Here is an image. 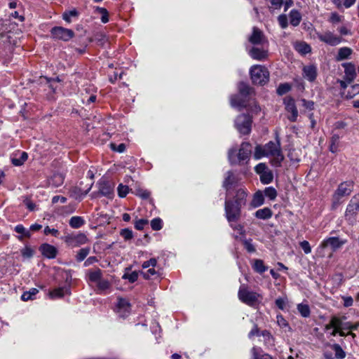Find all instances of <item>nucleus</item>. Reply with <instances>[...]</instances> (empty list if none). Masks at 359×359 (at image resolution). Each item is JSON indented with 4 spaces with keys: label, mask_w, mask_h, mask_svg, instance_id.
Wrapping results in <instances>:
<instances>
[{
    "label": "nucleus",
    "mask_w": 359,
    "mask_h": 359,
    "mask_svg": "<svg viewBox=\"0 0 359 359\" xmlns=\"http://www.w3.org/2000/svg\"><path fill=\"white\" fill-rule=\"evenodd\" d=\"M264 156H271V164L275 167H280L284 159V156L281 151L280 142L278 138H276V142L270 141L264 146L257 145L255 150L254 157L256 159H260Z\"/></svg>",
    "instance_id": "nucleus-1"
},
{
    "label": "nucleus",
    "mask_w": 359,
    "mask_h": 359,
    "mask_svg": "<svg viewBox=\"0 0 359 359\" xmlns=\"http://www.w3.org/2000/svg\"><path fill=\"white\" fill-rule=\"evenodd\" d=\"M347 243L346 239H340L339 237H329L324 239L316 250L318 256L324 257L326 255V250L330 248L332 252H335L340 249L344 244Z\"/></svg>",
    "instance_id": "nucleus-2"
},
{
    "label": "nucleus",
    "mask_w": 359,
    "mask_h": 359,
    "mask_svg": "<svg viewBox=\"0 0 359 359\" xmlns=\"http://www.w3.org/2000/svg\"><path fill=\"white\" fill-rule=\"evenodd\" d=\"M252 146L249 142H243L236 154V149H231L228 153V158L231 165L236 164L242 161L249 159L251 152Z\"/></svg>",
    "instance_id": "nucleus-3"
},
{
    "label": "nucleus",
    "mask_w": 359,
    "mask_h": 359,
    "mask_svg": "<svg viewBox=\"0 0 359 359\" xmlns=\"http://www.w3.org/2000/svg\"><path fill=\"white\" fill-rule=\"evenodd\" d=\"M238 299L244 304L253 306L255 304L259 303L262 296L255 292L250 291L247 287L242 285L238 292Z\"/></svg>",
    "instance_id": "nucleus-4"
},
{
    "label": "nucleus",
    "mask_w": 359,
    "mask_h": 359,
    "mask_svg": "<svg viewBox=\"0 0 359 359\" xmlns=\"http://www.w3.org/2000/svg\"><path fill=\"white\" fill-rule=\"evenodd\" d=\"M250 74L252 81L255 84L263 86L269 81V71L262 65H253L250 68Z\"/></svg>",
    "instance_id": "nucleus-5"
},
{
    "label": "nucleus",
    "mask_w": 359,
    "mask_h": 359,
    "mask_svg": "<svg viewBox=\"0 0 359 359\" xmlns=\"http://www.w3.org/2000/svg\"><path fill=\"white\" fill-rule=\"evenodd\" d=\"M252 117L249 114H243L235 120V126L240 133L248 135L251 131Z\"/></svg>",
    "instance_id": "nucleus-6"
},
{
    "label": "nucleus",
    "mask_w": 359,
    "mask_h": 359,
    "mask_svg": "<svg viewBox=\"0 0 359 359\" xmlns=\"http://www.w3.org/2000/svg\"><path fill=\"white\" fill-rule=\"evenodd\" d=\"M65 242L71 248L79 247L88 242L86 235L83 233L69 234L64 238Z\"/></svg>",
    "instance_id": "nucleus-7"
},
{
    "label": "nucleus",
    "mask_w": 359,
    "mask_h": 359,
    "mask_svg": "<svg viewBox=\"0 0 359 359\" xmlns=\"http://www.w3.org/2000/svg\"><path fill=\"white\" fill-rule=\"evenodd\" d=\"M53 38L59 40L67 41L73 38L74 33L72 29L64 28L62 27H54L50 30Z\"/></svg>",
    "instance_id": "nucleus-8"
},
{
    "label": "nucleus",
    "mask_w": 359,
    "mask_h": 359,
    "mask_svg": "<svg viewBox=\"0 0 359 359\" xmlns=\"http://www.w3.org/2000/svg\"><path fill=\"white\" fill-rule=\"evenodd\" d=\"M353 187L354 185L353 181H346L341 182L335 191L334 194V198L339 201L342 199L344 196L350 195L353 189Z\"/></svg>",
    "instance_id": "nucleus-9"
},
{
    "label": "nucleus",
    "mask_w": 359,
    "mask_h": 359,
    "mask_svg": "<svg viewBox=\"0 0 359 359\" xmlns=\"http://www.w3.org/2000/svg\"><path fill=\"white\" fill-rule=\"evenodd\" d=\"M99 194L111 200L114 196V186L111 182L100 180L97 182Z\"/></svg>",
    "instance_id": "nucleus-10"
},
{
    "label": "nucleus",
    "mask_w": 359,
    "mask_h": 359,
    "mask_svg": "<svg viewBox=\"0 0 359 359\" xmlns=\"http://www.w3.org/2000/svg\"><path fill=\"white\" fill-rule=\"evenodd\" d=\"M285 110L291 115L287 118L291 122H295L298 117V110L297 109L294 100L290 96H286L283 99Z\"/></svg>",
    "instance_id": "nucleus-11"
},
{
    "label": "nucleus",
    "mask_w": 359,
    "mask_h": 359,
    "mask_svg": "<svg viewBox=\"0 0 359 359\" xmlns=\"http://www.w3.org/2000/svg\"><path fill=\"white\" fill-rule=\"evenodd\" d=\"M248 41L254 46H264L265 44H268V41L266 39L263 32L256 27L252 28V32L248 37Z\"/></svg>",
    "instance_id": "nucleus-12"
},
{
    "label": "nucleus",
    "mask_w": 359,
    "mask_h": 359,
    "mask_svg": "<svg viewBox=\"0 0 359 359\" xmlns=\"http://www.w3.org/2000/svg\"><path fill=\"white\" fill-rule=\"evenodd\" d=\"M318 39L330 46H335L342 41L341 36L334 34L332 32L327 31L323 34H318Z\"/></svg>",
    "instance_id": "nucleus-13"
},
{
    "label": "nucleus",
    "mask_w": 359,
    "mask_h": 359,
    "mask_svg": "<svg viewBox=\"0 0 359 359\" xmlns=\"http://www.w3.org/2000/svg\"><path fill=\"white\" fill-rule=\"evenodd\" d=\"M130 304L129 301L123 297L117 298L116 311L121 318H126L130 312Z\"/></svg>",
    "instance_id": "nucleus-14"
},
{
    "label": "nucleus",
    "mask_w": 359,
    "mask_h": 359,
    "mask_svg": "<svg viewBox=\"0 0 359 359\" xmlns=\"http://www.w3.org/2000/svg\"><path fill=\"white\" fill-rule=\"evenodd\" d=\"M249 55L254 60L262 61L268 57L267 46H262V48L253 46L248 51Z\"/></svg>",
    "instance_id": "nucleus-15"
},
{
    "label": "nucleus",
    "mask_w": 359,
    "mask_h": 359,
    "mask_svg": "<svg viewBox=\"0 0 359 359\" xmlns=\"http://www.w3.org/2000/svg\"><path fill=\"white\" fill-rule=\"evenodd\" d=\"M226 215L229 222H233L238 219L240 215L239 203H226Z\"/></svg>",
    "instance_id": "nucleus-16"
},
{
    "label": "nucleus",
    "mask_w": 359,
    "mask_h": 359,
    "mask_svg": "<svg viewBox=\"0 0 359 359\" xmlns=\"http://www.w3.org/2000/svg\"><path fill=\"white\" fill-rule=\"evenodd\" d=\"M341 65L344 68L345 80L349 83H351L356 76L355 65L351 62H345Z\"/></svg>",
    "instance_id": "nucleus-17"
},
{
    "label": "nucleus",
    "mask_w": 359,
    "mask_h": 359,
    "mask_svg": "<svg viewBox=\"0 0 359 359\" xmlns=\"http://www.w3.org/2000/svg\"><path fill=\"white\" fill-rule=\"evenodd\" d=\"M28 158V154L25 151H17L14 152L11 156V161L13 165L20 166Z\"/></svg>",
    "instance_id": "nucleus-18"
},
{
    "label": "nucleus",
    "mask_w": 359,
    "mask_h": 359,
    "mask_svg": "<svg viewBox=\"0 0 359 359\" xmlns=\"http://www.w3.org/2000/svg\"><path fill=\"white\" fill-rule=\"evenodd\" d=\"M248 97H242L240 94L234 95L231 97V105L233 107L238 108L241 109L247 107V102Z\"/></svg>",
    "instance_id": "nucleus-19"
},
{
    "label": "nucleus",
    "mask_w": 359,
    "mask_h": 359,
    "mask_svg": "<svg viewBox=\"0 0 359 359\" xmlns=\"http://www.w3.org/2000/svg\"><path fill=\"white\" fill-rule=\"evenodd\" d=\"M40 251L44 257L48 259L55 258L57 252L55 247L48 243L42 244L40 247Z\"/></svg>",
    "instance_id": "nucleus-20"
},
{
    "label": "nucleus",
    "mask_w": 359,
    "mask_h": 359,
    "mask_svg": "<svg viewBox=\"0 0 359 359\" xmlns=\"http://www.w3.org/2000/svg\"><path fill=\"white\" fill-rule=\"evenodd\" d=\"M303 76L311 82L314 81L317 77V67L313 65L304 66Z\"/></svg>",
    "instance_id": "nucleus-21"
},
{
    "label": "nucleus",
    "mask_w": 359,
    "mask_h": 359,
    "mask_svg": "<svg viewBox=\"0 0 359 359\" xmlns=\"http://www.w3.org/2000/svg\"><path fill=\"white\" fill-rule=\"evenodd\" d=\"M237 182V180L231 170H229L225 174V177L223 181V187L228 191L231 186Z\"/></svg>",
    "instance_id": "nucleus-22"
},
{
    "label": "nucleus",
    "mask_w": 359,
    "mask_h": 359,
    "mask_svg": "<svg viewBox=\"0 0 359 359\" xmlns=\"http://www.w3.org/2000/svg\"><path fill=\"white\" fill-rule=\"evenodd\" d=\"M69 293V288L68 287H62L50 292L49 295L52 299L62 298L65 294Z\"/></svg>",
    "instance_id": "nucleus-23"
},
{
    "label": "nucleus",
    "mask_w": 359,
    "mask_h": 359,
    "mask_svg": "<svg viewBox=\"0 0 359 359\" xmlns=\"http://www.w3.org/2000/svg\"><path fill=\"white\" fill-rule=\"evenodd\" d=\"M252 266L254 271L259 273H263L268 269V267L264 265L263 260L259 259H253L252 261Z\"/></svg>",
    "instance_id": "nucleus-24"
},
{
    "label": "nucleus",
    "mask_w": 359,
    "mask_h": 359,
    "mask_svg": "<svg viewBox=\"0 0 359 359\" xmlns=\"http://www.w3.org/2000/svg\"><path fill=\"white\" fill-rule=\"evenodd\" d=\"M353 50L351 48L348 47H343L339 49L338 53L336 56V60L337 61H341L346 59H348L350 55L352 54Z\"/></svg>",
    "instance_id": "nucleus-25"
},
{
    "label": "nucleus",
    "mask_w": 359,
    "mask_h": 359,
    "mask_svg": "<svg viewBox=\"0 0 359 359\" xmlns=\"http://www.w3.org/2000/svg\"><path fill=\"white\" fill-rule=\"evenodd\" d=\"M290 22L292 26H297L299 25L302 20L301 13L295 9L292 10L289 14Z\"/></svg>",
    "instance_id": "nucleus-26"
},
{
    "label": "nucleus",
    "mask_w": 359,
    "mask_h": 359,
    "mask_svg": "<svg viewBox=\"0 0 359 359\" xmlns=\"http://www.w3.org/2000/svg\"><path fill=\"white\" fill-rule=\"evenodd\" d=\"M15 231L20 233V236H18V239L22 241L24 238H30L31 233L29 229H26L22 224H18L15 226Z\"/></svg>",
    "instance_id": "nucleus-27"
},
{
    "label": "nucleus",
    "mask_w": 359,
    "mask_h": 359,
    "mask_svg": "<svg viewBox=\"0 0 359 359\" xmlns=\"http://www.w3.org/2000/svg\"><path fill=\"white\" fill-rule=\"evenodd\" d=\"M39 292V290L36 288H31L28 291H25L21 296V299L24 302L29 300H33L35 299L36 294Z\"/></svg>",
    "instance_id": "nucleus-28"
},
{
    "label": "nucleus",
    "mask_w": 359,
    "mask_h": 359,
    "mask_svg": "<svg viewBox=\"0 0 359 359\" xmlns=\"http://www.w3.org/2000/svg\"><path fill=\"white\" fill-rule=\"evenodd\" d=\"M252 89L245 82H240L238 84V91L242 97H248L250 95Z\"/></svg>",
    "instance_id": "nucleus-29"
},
{
    "label": "nucleus",
    "mask_w": 359,
    "mask_h": 359,
    "mask_svg": "<svg viewBox=\"0 0 359 359\" xmlns=\"http://www.w3.org/2000/svg\"><path fill=\"white\" fill-rule=\"evenodd\" d=\"M260 181L264 184H268L273 181V175L271 170L268 169L265 172H264L262 175H259Z\"/></svg>",
    "instance_id": "nucleus-30"
},
{
    "label": "nucleus",
    "mask_w": 359,
    "mask_h": 359,
    "mask_svg": "<svg viewBox=\"0 0 359 359\" xmlns=\"http://www.w3.org/2000/svg\"><path fill=\"white\" fill-rule=\"evenodd\" d=\"M271 215H272L271 210L268 208L259 209V210H257L255 212V216L257 218L262 219H269L271 217Z\"/></svg>",
    "instance_id": "nucleus-31"
},
{
    "label": "nucleus",
    "mask_w": 359,
    "mask_h": 359,
    "mask_svg": "<svg viewBox=\"0 0 359 359\" xmlns=\"http://www.w3.org/2000/svg\"><path fill=\"white\" fill-rule=\"evenodd\" d=\"M296 50L301 54L306 55L311 51V46L305 42H299L295 46Z\"/></svg>",
    "instance_id": "nucleus-32"
},
{
    "label": "nucleus",
    "mask_w": 359,
    "mask_h": 359,
    "mask_svg": "<svg viewBox=\"0 0 359 359\" xmlns=\"http://www.w3.org/2000/svg\"><path fill=\"white\" fill-rule=\"evenodd\" d=\"M102 278V271L97 269L95 271H90L88 273L89 280L93 283H97Z\"/></svg>",
    "instance_id": "nucleus-33"
},
{
    "label": "nucleus",
    "mask_w": 359,
    "mask_h": 359,
    "mask_svg": "<svg viewBox=\"0 0 359 359\" xmlns=\"http://www.w3.org/2000/svg\"><path fill=\"white\" fill-rule=\"evenodd\" d=\"M247 196L248 194L246 190L243 188H239L236 190L234 202H242L243 201H246Z\"/></svg>",
    "instance_id": "nucleus-34"
},
{
    "label": "nucleus",
    "mask_w": 359,
    "mask_h": 359,
    "mask_svg": "<svg viewBox=\"0 0 359 359\" xmlns=\"http://www.w3.org/2000/svg\"><path fill=\"white\" fill-rule=\"evenodd\" d=\"M84 223L83 219L79 216L72 217L69 220V225L74 229L81 227Z\"/></svg>",
    "instance_id": "nucleus-35"
},
{
    "label": "nucleus",
    "mask_w": 359,
    "mask_h": 359,
    "mask_svg": "<svg viewBox=\"0 0 359 359\" xmlns=\"http://www.w3.org/2000/svg\"><path fill=\"white\" fill-rule=\"evenodd\" d=\"M297 310L304 318H307L310 316L311 311L308 304L303 303L299 304L297 305Z\"/></svg>",
    "instance_id": "nucleus-36"
},
{
    "label": "nucleus",
    "mask_w": 359,
    "mask_h": 359,
    "mask_svg": "<svg viewBox=\"0 0 359 359\" xmlns=\"http://www.w3.org/2000/svg\"><path fill=\"white\" fill-rule=\"evenodd\" d=\"M92 185H93V183H90L88 185V187L86 189H82L79 187H76L74 189V193L76 194V198H81L82 196H86L88 194V192L90 190Z\"/></svg>",
    "instance_id": "nucleus-37"
},
{
    "label": "nucleus",
    "mask_w": 359,
    "mask_h": 359,
    "mask_svg": "<svg viewBox=\"0 0 359 359\" xmlns=\"http://www.w3.org/2000/svg\"><path fill=\"white\" fill-rule=\"evenodd\" d=\"M332 350L335 353V357L338 359H343L346 357V353L338 344H334L332 346Z\"/></svg>",
    "instance_id": "nucleus-38"
},
{
    "label": "nucleus",
    "mask_w": 359,
    "mask_h": 359,
    "mask_svg": "<svg viewBox=\"0 0 359 359\" xmlns=\"http://www.w3.org/2000/svg\"><path fill=\"white\" fill-rule=\"evenodd\" d=\"M95 11L101 15V22L102 23H107L109 22V13L106 8L97 6L95 8Z\"/></svg>",
    "instance_id": "nucleus-39"
},
{
    "label": "nucleus",
    "mask_w": 359,
    "mask_h": 359,
    "mask_svg": "<svg viewBox=\"0 0 359 359\" xmlns=\"http://www.w3.org/2000/svg\"><path fill=\"white\" fill-rule=\"evenodd\" d=\"M264 197H266L269 201H273L277 196L276 190L271 187H266L264 191Z\"/></svg>",
    "instance_id": "nucleus-40"
},
{
    "label": "nucleus",
    "mask_w": 359,
    "mask_h": 359,
    "mask_svg": "<svg viewBox=\"0 0 359 359\" xmlns=\"http://www.w3.org/2000/svg\"><path fill=\"white\" fill-rule=\"evenodd\" d=\"M90 252V248H83L79 250L76 256L78 262H81L86 259Z\"/></svg>",
    "instance_id": "nucleus-41"
},
{
    "label": "nucleus",
    "mask_w": 359,
    "mask_h": 359,
    "mask_svg": "<svg viewBox=\"0 0 359 359\" xmlns=\"http://www.w3.org/2000/svg\"><path fill=\"white\" fill-rule=\"evenodd\" d=\"M291 90V86L287 83H280L277 90V94L279 95H283Z\"/></svg>",
    "instance_id": "nucleus-42"
},
{
    "label": "nucleus",
    "mask_w": 359,
    "mask_h": 359,
    "mask_svg": "<svg viewBox=\"0 0 359 359\" xmlns=\"http://www.w3.org/2000/svg\"><path fill=\"white\" fill-rule=\"evenodd\" d=\"M117 192L120 198H124L129 192V187L127 185L120 184L117 187Z\"/></svg>",
    "instance_id": "nucleus-43"
},
{
    "label": "nucleus",
    "mask_w": 359,
    "mask_h": 359,
    "mask_svg": "<svg viewBox=\"0 0 359 359\" xmlns=\"http://www.w3.org/2000/svg\"><path fill=\"white\" fill-rule=\"evenodd\" d=\"M252 353L254 359H273L269 354H266V353L259 355V348H257L256 347L252 348Z\"/></svg>",
    "instance_id": "nucleus-44"
},
{
    "label": "nucleus",
    "mask_w": 359,
    "mask_h": 359,
    "mask_svg": "<svg viewBox=\"0 0 359 359\" xmlns=\"http://www.w3.org/2000/svg\"><path fill=\"white\" fill-rule=\"evenodd\" d=\"M359 94V84H354L351 86L346 95L347 98H352Z\"/></svg>",
    "instance_id": "nucleus-45"
},
{
    "label": "nucleus",
    "mask_w": 359,
    "mask_h": 359,
    "mask_svg": "<svg viewBox=\"0 0 359 359\" xmlns=\"http://www.w3.org/2000/svg\"><path fill=\"white\" fill-rule=\"evenodd\" d=\"M120 235L126 240L128 241L133 238V231L130 229H123L121 231Z\"/></svg>",
    "instance_id": "nucleus-46"
},
{
    "label": "nucleus",
    "mask_w": 359,
    "mask_h": 359,
    "mask_svg": "<svg viewBox=\"0 0 359 359\" xmlns=\"http://www.w3.org/2000/svg\"><path fill=\"white\" fill-rule=\"evenodd\" d=\"M151 229L158 231L162 229V220L160 218H154L151 221Z\"/></svg>",
    "instance_id": "nucleus-47"
},
{
    "label": "nucleus",
    "mask_w": 359,
    "mask_h": 359,
    "mask_svg": "<svg viewBox=\"0 0 359 359\" xmlns=\"http://www.w3.org/2000/svg\"><path fill=\"white\" fill-rule=\"evenodd\" d=\"M330 323H331V326H332L333 328L341 329L342 321L337 316H332Z\"/></svg>",
    "instance_id": "nucleus-48"
},
{
    "label": "nucleus",
    "mask_w": 359,
    "mask_h": 359,
    "mask_svg": "<svg viewBox=\"0 0 359 359\" xmlns=\"http://www.w3.org/2000/svg\"><path fill=\"white\" fill-rule=\"evenodd\" d=\"M137 278L138 274L136 271H133L130 273H125L123 276V279H128L130 283H134L135 281H136Z\"/></svg>",
    "instance_id": "nucleus-49"
},
{
    "label": "nucleus",
    "mask_w": 359,
    "mask_h": 359,
    "mask_svg": "<svg viewBox=\"0 0 359 359\" xmlns=\"http://www.w3.org/2000/svg\"><path fill=\"white\" fill-rule=\"evenodd\" d=\"M77 15H78V12L74 9V10L70 11L69 12L64 13L62 17H63V19L66 22H70L71 17H75Z\"/></svg>",
    "instance_id": "nucleus-50"
},
{
    "label": "nucleus",
    "mask_w": 359,
    "mask_h": 359,
    "mask_svg": "<svg viewBox=\"0 0 359 359\" xmlns=\"http://www.w3.org/2000/svg\"><path fill=\"white\" fill-rule=\"evenodd\" d=\"M110 147L111 150L118 153H123L126 150V145L123 143L119 144L118 145L111 143Z\"/></svg>",
    "instance_id": "nucleus-51"
},
{
    "label": "nucleus",
    "mask_w": 359,
    "mask_h": 359,
    "mask_svg": "<svg viewBox=\"0 0 359 359\" xmlns=\"http://www.w3.org/2000/svg\"><path fill=\"white\" fill-rule=\"evenodd\" d=\"M148 223L149 222L147 219H140L135 222V227L137 230H142L144 228L145 225L148 224Z\"/></svg>",
    "instance_id": "nucleus-52"
},
{
    "label": "nucleus",
    "mask_w": 359,
    "mask_h": 359,
    "mask_svg": "<svg viewBox=\"0 0 359 359\" xmlns=\"http://www.w3.org/2000/svg\"><path fill=\"white\" fill-rule=\"evenodd\" d=\"M243 244L245 246V248L248 252H255V248L252 243V240H243Z\"/></svg>",
    "instance_id": "nucleus-53"
},
{
    "label": "nucleus",
    "mask_w": 359,
    "mask_h": 359,
    "mask_svg": "<svg viewBox=\"0 0 359 359\" xmlns=\"http://www.w3.org/2000/svg\"><path fill=\"white\" fill-rule=\"evenodd\" d=\"M342 16L339 15L337 13L333 12L330 14L329 21L332 24H336L341 22Z\"/></svg>",
    "instance_id": "nucleus-54"
},
{
    "label": "nucleus",
    "mask_w": 359,
    "mask_h": 359,
    "mask_svg": "<svg viewBox=\"0 0 359 359\" xmlns=\"http://www.w3.org/2000/svg\"><path fill=\"white\" fill-rule=\"evenodd\" d=\"M280 26L283 29H285L288 25L287 18L285 15H280L278 18Z\"/></svg>",
    "instance_id": "nucleus-55"
},
{
    "label": "nucleus",
    "mask_w": 359,
    "mask_h": 359,
    "mask_svg": "<svg viewBox=\"0 0 359 359\" xmlns=\"http://www.w3.org/2000/svg\"><path fill=\"white\" fill-rule=\"evenodd\" d=\"M43 233L45 235L51 234L55 237H57L59 236V231L56 229H51L48 226H46L43 230Z\"/></svg>",
    "instance_id": "nucleus-56"
},
{
    "label": "nucleus",
    "mask_w": 359,
    "mask_h": 359,
    "mask_svg": "<svg viewBox=\"0 0 359 359\" xmlns=\"http://www.w3.org/2000/svg\"><path fill=\"white\" fill-rule=\"evenodd\" d=\"M269 168L266 165L265 163H259L258 165H257L255 168V172L259 175H262L264 172H265L266 170H267Z\"/></svg>",
    "instance_id": "nucleus-57"
},
{
    "label": "nucleus",
    "mask_w": 359,
    "mask_h": 359,
    "mask_svg": "<svg viewBox=\"0 0 359 359\" xmlns=\"http://www.w3.org/2000/svg\"><path fill=\"white\" fill-rule=\"evenodd\" d=\"M264 192L261 191H257L255 193L253 196V200L252 202H264Z\"/></svg>",
    "instance_id": "nucleus-58"
},
{
    "label": "nucleus",
    "mask_w": 359,
    "mask_h": 359,
    "mask_svg": "<svg viewBox=\"0 0 359 359\" xmlns=\"http://www.w3.org/2000/svg\"><path fill=\"white\" fill-rule=\"evenodd\" d=\"M300 247L304 250L305 254H309L311 252L310 244L306 241H303L299 243Z\"/></svg>",
    "instance_id": "nucleus-59"
},
{
    "label": "nucleus",
    "mask_w": 359,
    "mask_h": 359,
    "mask_svg": "<svg viewBox=\"0 0 359 359\" xmlns=\"http://www.w3.org/2000/svg\"><path fill=\"white\" fill-rule=\"evenodd\" d=\"M97 287L100 290H104L109 288V283L108 280H102V278L97 283Z\"/></svg>",
    "instance_id": "nucleus-60"
},
{
    "label": "nucleus",
    "mask_w": 359,
    "mask_h": 359,
    "mask_svg": "<svg viewBox=\"0 0 359 359\" xmlns=\"http://www.w3.org/2000/svg\"><path fill=\"white\" fill-rule=\"evenodd\" d=\"M21 253L24 257L29 258L33 256L34 251L29 247L26 246L22 250Z\"/></svg>",
    "instance_id": "nucleus-61"
},
{
    "label": "nucleus",
    "mask_w": 359,
    "mask_h": 359,
    "mask_svg": "<svg viewBox=\"0 0 359 359\" xmlns=\"http://www.w3.org/2000/svg\"><path fill=\"white\" fill-rule=\"evenodd\" d=\"M359 210V203H349L346 208V212H352L353 214Z\"/></svg>",
    "instance_id": "nucleus-62"
},
{
    "label": "nucleus",
    "mask_w": 359,
    "mask_h": 359,
    "mask_svg": "<svg viewBox=\"0 0 359 359\" xmlns=\"http://www.w3.org/2000/svg\"><path fill=\"white\" fill-rule=\"evenodd\" d=\"M157 264V260L155 258H151L148 261L144 262L142 264V268L146 269L149 268V266L154 267Z\"/></svg>",
    "instance_id": "nucleus-63"
},
{
    "label": "nucleus",
    "mask_w": 359,
    "mask_h": 359,
    "mask_svg": "<svg viewBox=\"0 0 359 359\" xmlns=\"http://www.w3.org/2000/svg\"><path fill=\"white\" fill-rule=\"evenodd\" d=\"M341 299L344 301V306L345 307L351 306L353 304V299L350 296H343V297H341Z\"/></svg>",
    "instance_id": "nucleus-64"
}]
</instances>
